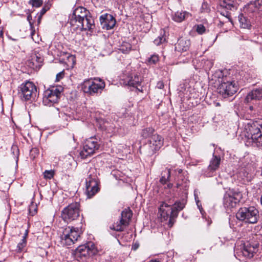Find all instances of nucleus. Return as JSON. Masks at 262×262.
<instances>
[{
    "label": "nucleus",
    "instance_id": "052dcab7",
    "mask_svg": "<svg viewBox=\"0 0 262 262\" xmlns=\"http://www.w3.org/2000/svg\"><path fill=\"white\" fill-rule=\"evenodd\" d=\"M255 246H258V244H255Z\"/></svg>",
    "mask_w": 262,
    "mask_h": 262
},
{
    "label": "nucleus",
    "instance_id": "5701e85b",
    "mask_svg": "<svg viewBox=\"0 0 262 262\" xmlns=\"http://www.w3.org/2000/svg\"><path fill=\"white\" fill-rule=\"evenodd\" d=\"M82 24H83L82 30H91L95 27L94 20L91 16L86 15V17L82 18Z\"/></svg>",
    "mask_w": 262,
    "mask_h": 262
},
{
    "label": "nucleus",
    "instance_id": "f3484780",
    "mask_svg": "<svg viewBox=\"0 0 262 262\" xmlns=\"http://www.w3.org/2000/svg\"><path fill=\"white\" fill-rule=\"evenodd\" d=\"M142 81V77L137 75L128 76L124 80L123 83L125 85L137 88L140 85Z\"/></svg>",
    "mask_w": 262,
    "mask_h": 262
},
{
    "label": "nucleus",
    "instance_id": "ea45409f",
    "mask_svg": "<svg viewBox=\"0 0 262 262\" xmlns=\"http://www.w3.org/2000/svg\"><path fill=\"white\" fill-rule=\"evenodd\" d=\"M54 171L52 170H46L44 173V177L46 179H51L54 177Z\"/></svg>",
    "mask_w": 262,
    "mask_h": 262
},
{
    "label": "nucleus",
    "instance_id": "58836bf2",
    "mask_svg": "<svg viewBox=\"0 0 262 262\" xmlns=\"http://www.w3.org/2000/svg\"><path fill=\"white\" fill-rule=\"evenodd\" d=\"M201 11L202 13H209L210 11V8L206 3H203L202 4Z\"/></svg>",
    "mask_w": 262,
    "mask_h": 262
},
{
    "label": "nucleus",
    "instance_id": "864d4df0",
    "mask_svg": "<svg viewBox=\"0 0 262 262\" xmlns=\"http://www.w3.org/2000/svg\"><path fill=\"white\" fill-rule=\"evenodd\" d=\"M249 109H250V110H253V107L252 106H250L249 107Z\"/></svg>",
    "mask_w": 262,
    "mask_h": 262
},
{
    "label": "nucleus",
    "instance_id": "393cba45",
    "mask_svg": "<svg viewBox=\"0 0 262 262\" xmlns=\"http://www.w3.org/2000/svg\"><path fill=\"white\" fill-rule=\"evenodd\" d=\"M249 7L254 12H262V0H256L250 3Z\"/></svg>",
    "mask_w": 262,
    "mask_h": 262
},
{
    "label": "nucleus",
    "instance_id": "c03bdc74",
    "mask_svg": "<svg viewBox=\"0 0 262 262\" xmlns=\"http://www.w3.org/2000/svg\"><path fill=\"white\" fill-rule=\"evenodd\" d=\"M63 75H64L63 72H61L58 73L56 75V81H59L61 79H62L63 78Z\"/></svg>",
    "mask_w": 262,
    "mask_h": 262
},
{
    "label": "nucleus",
    "instance_id": "bf43d9fd",
    "mask_svg": "<svg viewBox=\"0 0 262 262\" xmlns=\"http://www.w3.org/2000/svg\"><path fill=\"white\" fill-rule=\"evenodd\" d=\"M80 246H85V245H80Z\"/></svg>",
    "mask_w": 262,
    "mask_h": 262
},
{
    "label": "nucleus",
    "instance_id": "a18cd8bd",
    "mask_svg": "<svg viewBox=\"0 0 262 262\" xmlns=\"http://www.w3.org/2000/svg\"><path fill=\"white\" fill-rule=\"evenodd\" d=\"M156 86L159 89H162L164 88V83L162 81H159L157 82Z\"/></svg>",
    "mask_w": 262,
    "mask_h": 262
},
{
    "label": "nucleus",
    "instance_id": "13d9d810",
    "mask_svg": "<svg viewBox=\"0 0 262 262\" xmlns=\"http://www.w3.org/2000/svg\"><path fill=\"white\" fill-rule=\"evenodd\" d=\"M181 171H182V170H180L179 171V173H180Z\"/></svg>",
    "mask_w": 262,
    "mask_h": 262
},
{
    "label": "nucleus",
    "instance_id": "72a5a7b5",
    "mask_svg": "<svg viewBox=\"0 0 262 262\" xmlns=\"http://www.w3.org/2000/svg\"><path fill=\"white\" fill-rule=\"evenodd\" d=\"M166 41V38L163 36H159L158 38H156L154 42L157 46H159L161 44L165 42Z\"/></svg>",
    "mask_w": 262,
    "mask_h": 262
},
{
    "label": "nucleus",
    "instance_id": "9b49d317",
    "mask_svg": "<svg viewBox=\"0 0 262 262\" xmlns=\"http://www.w3.org/2000/svg\"><path fill=\"white\" fill-rule=\"evenodd\" d=\"M242 198V194L239 192L229 190L226 192L223 198V204L225 208H233Z\"/></svg>",
    "mask_w": 262,
    "mask_h": 262
},
{
    "label": "nucleus",
    "instance_id": "dca6fc26",
    "mask_svg": "<svg viewBox=\"0 0 262 262\" xmlns=\"http://www.w3.org/2000/svg\"><path fill=\"white\" fill-rule=\"evenodd\" d=\"M43 60V57L39 53L35 52L32 54L28 61V66L33 69H38L41 67Z\"/></svg>",
    "mask_w": 262,
    "mask_h": 262
},
{
    "label": "nucleus",
    "instance_id": "e433bc0d",
    "mask_svg": "<svg viewBox=\"0 0 262 262\" xmlns=\"http://www.w3.org/2000/svg\"><path fill=\"white\" fill-rule=\"evenodd\" d=\"M159 61V57L157 55H152L148 59V61L150 64H155Z\"/></svg>",
    "mask_w": 262,
    "mask_h": 262
},
{
    "label": "nucleus",
    "instance_id": "f8f14e48",
    "mask_svg": "<svg viewBox=\"0 0 262 262\" xmlns=\"http://www.w3.org/2000/svg\"><path fill=\"white\" fill-rule=\"evenodd\" d=\"M79 237V233L77 228L68 227L63 230L61 239L65 241L67 246H70L75 244Z\"/></svg>",
    "mask_w": 262,
    "mask_h": 262
},
{
    "label": "nucleus",
    "instance_id": "37998d69",
    "mask_svg": "<svg viewBox=\"0 0 262 262\" xmlns=\"http://www.w3.org/2000/svg\"><path fill=\"white\" fill-rule=\"evenodd\" d=\"M187 180L185 179V182L184 184L181 183L180 182H179L177 184V187H179L180 186H182L183 188L186 189L187 188Z\"/></svg>",
    "mask_w": 262,
    "mask_h": 262
},
{
    "label": "nucleus",
    "instance_id": "4c0bfd02",
    "mask_svg": "<svg viewBox=\"0 0 262 262\" xmlns=\"http://www.w3.org/2000/svg\"><path fill=\"white\" fill-rule=\"evenodd\" d=\"M30 3L33 7H39L42 4V0H30Z\"/></svg>",
    "mask_w": 262,
    "mask_h": 262
},
{
    "label": "nucleus",
    "instance_id": "603ef678",
    "mask_svg": "<svg viewBox=\"0 0 262 262\" xmlns=\"http://www.w3.org/2000/svg\"><path fill=\"white\" fill-rule=\"evenodd\" d=\"M138 248V247H133V249L134 250V251H136L137 248Z\"/></svg>",
    "mask_w": 262,
    "mask_h": 262
},
{
    "label": "nucleus",
    "instance_id": "4d7b16f0",
    "mask_svg": "<svg viewBox=\"0 0 262 262\" xmlns=\"http://www.w3.org/2000/svg\"><path fill=\"white\" fill-rule=\"evenodd\" d=\"M91 246H95V245H94V244H92Z\"/></svg>",
    "mask_w": 262,
    "mask_h": 262
},
{
    "label": "nucleus",
    "instance_id": "423d86ee",
    "mask_svg": "<svg viewBox=\"0 0 262 262\" xmlns=\"http://www.w3.org/2000/svg\"><path fill=\"white\" fill-rule=\"evenodd\" d=\"M63 91V89L60 85L52 86L46 90L43 94V104L46 106H51L57 103Z\"/></svg>",
    "mask_w": 262,
    "mask_h": 262
},
{
    "label": "nucleus",
    "instance_id": "4468645a",
    "mask_svg": "<svg viewBox=\"0 0 262 262\" xmlns=\"http://www.w3.org/2000/svg\"><path fill=\"white\" fill-rule=\"evenodd\" d=\"M85 183V194L88 198H91L99 190L98 182L96 178L89 177L86 179Z\"/></svg>",
    "mask_w": 262,
    "mask_h": 262
},
{
    "label": "nucleus",
    "instance_id": "4be33fe9",
    "mask_svg": "<svg viewBox=\"0 0 262 262\" xmlns=\"http://www.w3.org/2000/svg\"><path fill=\"white\" fill-rule=\"evenodd\" d=\"M82 18H78L77 17H74L73 16H70L69 23L71 25V29L76 31L77 30H79L80 31L82 30V28H83V24H82Z\"/></svg>",
    "mask_w": 262,
    "mask_h": 262
},
{
    "label": "nucleus",
    "instance_id": "a878e982",
    "mask_svg": "<svg viewBox=\"0 0 262 262\" xmlns=\"http://www.w3.org/2000/svg\"><path fill=\"white\" fill-rule=\"evenodd\" d=\"M86 14H88V12L86 9L82 7H79L74 10L71 16L77 17L78 18H82L83 17H86Z\"/></svg>",
    "mask_w": 262,
    "mask_h": 262
},
{
    "label": "nucleus",
    "instance_id": "9d476101",
    "mask_svg": "<svg viewBox=\"0 0 262 262\" xmlns=\"http://www.w3.org/2000/svg\"><path fill=\"white\" fill-rule=\"evenodd\" d=\"M132 215L133 213L130 209H125L121 212L120 221L112 225L110 228L116 231H123L128 226Z\"/></svg>",
    "mask_w": 262,
    "mask_h": 262
},
{
    "label": "nucleus",
    "instance_id": "f257e3e1",
    "mask_svg": "<svg viewBox=\"0 0 262 262\" xmlns=\"http://www.w3.org/2000/svg\"><path fill=\"white\" fill-rule=\"evenodd\" d=\"M227 71H216L213 76L221 79L218 87V92L222 97L226 98L232 96L238 90L239 81L241 79L242 74L237 70H230L228 75H225Z\"/></svg>",
    "mask_w": 262,
    "mask_h": 262
},
{
    "label": "nucleus",
    "instance_id": "2f4dec72",
    "mask_svg": "<svg viewBox=\"0 0 262 262\" xmlns=\"http://www.w3.org/2000/svg\"><path fill=\"white\" fill-rule=\"evenodd\" d=\"M220 14L224 16L226 19L227 20V21H222L220 20V24L221 25H223L225 23L231 22L232 23L231 18H230V13L229 11L226 10H223L220 11Z\"/></svg>",
    "mask_w": 262,
    "mask_h": 262
},
{
    "label": "nucleus",
    "instance_id": "6e6552de",
    "mask_svg": "<svg viewBox=\"0 0 262 262\" xmlns=\"http://www.w3.org/2000/svg\"><path fill=\"white\" fill-rule=\"evenodd\" d=\"M37 88L35 84L30 81L23 83L18 88V95L21 100H31L36 97Z\"/></svg>",
    "mask_w": 262,
    "mask_h": 262
},
{
    "label": "nucleus",
    "instance_id": "c9c22d12",
    "mask_svg": "<svg viewBox=\"0 0 262 262\" xmlns=\"http://www.w3.org/2000/svg\"><path fill=\"white\" fill-rule=\"evenodd\" d=\"M39 150L37 148H32L30 151V156L31 159H34L38 155Z\"/></svg>",
    "mask_w": 262,
    "mask_h": 262
},
{
    "label": "nucleus",
    "instance_id": "f03ea898",
    "mask_svg": "<svg viewBox=\"0 0 262 262\" xmlns=\"http://www.w3.org/2000/svg\"><path fill=\"white\" fill-rule=\"evenodd\" d=\"M185 207L183 202H176L174 204H168L163 202L159 208L158 214L160 215L161 222L167 221L168 226L171 227L174 222V219L178 215L180 211Z\"/></svg>",
    "mask_w": 262,
    "mask_h": 262
},
{
    "label": "nucleus",
    "instance_id": "c756f323",
    "mask_svg": "<svg viewBox=\"0 0 262 262\" xmlns=\"http://www.w3.org/2000/svg\"><path fill=\"white\" fill-rule=\"evenodd\" d=\"M155 135V129L152 127H147L143 129L141 133V136L143 138H150V137Z\"/></svg>",
    "mask_w": 262,
    "mask_h": 262
},
{
    "label": "nucleus",
    "instance_id": "a211bd4d",
    "mask_svg": "<svg viewBox=\"0 0 262 262\" xmlns=\"http://www.w3.org/2000/svg\"><path fill=\"white\" fill-rule=\"evenodd\" d=\"M190 46V41L189 39L181 37L178 39L175 49L179 52H185L189 49Z\"/></svg>",
    "mask_w": 262,
    "mask_h": 262
},
{
    "label": "nucleus",
    "instance_id": "ddd939ff",
    "mask_svg": "<svg viewBox=\"0 0 262 262\" xmlns=\"http://www.w3.org/2000/svg\"><path fill=\"white\" fill-rule=\"evenodd\" d=\"M162 145L163 140L161 137L157 134L152 135L145 145L148 155L150 156L152 155L157 150L161 148Z\"/></svg>",
    "mask_w": 262,
    "mask_h": 262
},
{
    "label": "nucleus",
    "instance_id": "79ce46f5",
    "mask_svg": "<svg viewBox=\"0 0 262 262\" xmlns=\"http://www.w3.org/2000/svg\"><path fill=\"white\" fill-rule=\"evenodd\" d=\"M31 19H32L31 15L30 14L28 15V16H27V20H28V21H29V23L30 24V27H31V36L32 37L33 35L35 33V30L33 29V24L31 21Z\"/></svg>",
    "mask_w": 262,
    "mask_h": 262
},
{
    "label": "nucleus",
    "instance_id": "5fc2aeb1",
    "mask_svg": "<svg viewBox=\"0 0 262 262\" xmlns=\"http://www.w3.org/2000/svg\"><path fill=\"white\" fill-rule=\"evenodd\" d=\"M200 212H201V213H202V215L203 216V212H202V210H201V209H200Z\"/></svg>",
    "mask_w": 262,
    "mask_h": 262
},
{
    "label": "nucleus",
    "instance_id": "20e7f679",
    "mask_svg": "<svg viewBox=\"0 0 262 262\" xmlns=\"http://www.w3.org/2000/svg\"><path fill=\"white\" fill-rule=\"evenodd\" d=\"M236 217L247 224H256L259 218V211L254 206L241 207L236 212Z\"/></svg>",
    "mask_w": 262,
    "mask_h": 262
},
{
    "label": "nucleus",
    "instance_id": "680f3d73",
    "mask_svg": "<svg viewBox=\"0 0 262 262\" xmlns=\"http://www.w3.org/2000/svg\"><path fill=\"white\" fill-rule=\"evenodd\" d=\"M29 262H31V261H29Z\"/></svg>",
    "mask_w": 262,
    "mask_h": 262
},
{
    "label": "nucleus",
    "instance_id": "de8ad7c7",
    "mask_svg": "<svg viewBox=\"0 0 262 262\" xmlns=\"http://www.w3.org/2000/svg\"><path fill=\"white\" fill-rule=\"evenodd\" d=\"M46 11L47 10L45 8H42L40 11V15H43L46 13Z\"/></svg>",
    "mask_w": 262,
    "mask_h": 262
},
{
    "label": "nucleus",
    "instance_id": "2eb2a0df",
    "mask_svg": "<svg viewBox=\"0 0 262 262\" xmlns=\"http://www.w3.org/2000/svg\"><path fill=\"white\" fill-rule=\"evenodd\" d=\"M99 20L102 28L107 30L113 29L116 23L115 17L110 14L101 15Z\"/></svg>",
    "mask_w": 262,
    "mask_h": 262
},
{
    "label": "nucleus",
    "instance_id": "7c9ffc66",
    "mask_svg": "<svg viewBox=\"0 0 262 262\" xmlns=\"http://www.w3.org/2000/svg\"><path fill=\"white\" fill-rule=\"evenodd\" d=\"M132 49V46L128 42H123L119 48V50L123 53H128Z\"/></svg>",
    "mask_w": 262,
    "mask_h": 262
},
{
    "label": "nucleus",
    "instance_id": "6ab92c4d",
    "mask_svg": "<svg viewBox=\"0 0 262 262\" xmlns=\"http://www.w3.org/2000/svg\"><path fill=\"white\" fill-rule=\"evenodd\" d=\"M190 16V13L185 11H178L171 14L172 19L177 23L182 22Z\"/></svg>",
    "mask_w": 262,
    "mask_h": 262
},
{
    "label": "nucleus",
    "instance_id": "49530a36",
    "mask_svg": "<svg viewBox=\"0 0 262 262\" xmlns=\"http://www.w3.org/2000/svg\"><path fill=\"white\" fill-rule=\"evenodd\" d=\"M83 247H80V246L77 247V248L76 249V251L81 253L82 251L83 250Z\"/></svg>",
    "mask_w": 262,
    "mask_h": 262
},
{
    "label": "nucleus",
    "instance_id": "39448f33",
    "mask_svg": "<svg viewBox=\"0 0 262 262\" xmlns=\"http://www.w3.org/2000/svg\"><path fill=\"white\" fill-rule=\"evenodd\" d=\"M105 86L104 81L100 78L85 80L81 84V89L83 92L91 95L101 93Z\"/></svg>",
    "mask_w": 262,
    "mask_h": 262
},
{
    "label": "nucleus",
    "instance_id": "b1692460",
    "mask_svg": "<svg viewBox=\"0 0 262 262\" xmlns=\"http://www.w3.org/2000/svg\"><path fill=\"white\" fill-rule=\"evenodd\" d=\"M220 162V157L213 155L212 159L211 160L210 164L208 166L209 170L211 171L216 170L219 167Z\"/></svg>",
    "mask_w": 262,
    "mask_h": 262
},
{
    "label": "nucleus",
    "instance_id": "412c9836",
    "mask_svg": "<svg viewBox=\"0 0 262 262\" xmlns=\"http://www.w3.org/2000/svg\"><path fill=\"white\" fill-rule=\"evenodd\" d=\"M262 98V89H255L249 92L247 95L245 101L247 102L255 100H259Z\"/></svg>",
    "mask_w": 262,
    "mask_h": 262
},
{
    "label": "nucleus",
    "instance_id": "0eeeda50",
    "mask_svg": "<svg viewBox=\"0 0 262 262\" xmlns=\"http://www.w3.org/2000/svg\"><path fill=\"white\" fill-rule=\"evenodd\" d=\"M100 147V139L97 137H92L86 139L83 144V148L80 152L82 159L94 154Z\"/></svg>",
    "mask_w": 262,
    "mask_h": 262
},
{
    "label": "nucleus",
    "instance_id": "c85d7f7f",
    "mask_svg": "<svg viewBox=\"0 0 262 262\" xmlns=\"http://www.w3.org/2000/svg\"><path fill=\"white\" fill-rule=\"evenodd\" d=\"M170 176V171L169 169H165L161 173V177L160 182L162 184H165L168 181Z\"/></svg>",
    "mask_w": 262,
    "mask_h": 262
},
{
    "label": "nucleus",
    "instance_id": "473e14b6",
    "mask_svg": "<svg viewBox=\"0 0 262 262\" xmlns=\"http://www.w3.org/2000/svg\"><path fill=\"white\" fill-rule=\"evenodd\" d=\"M11 154L13 155L14 158L16 159V161H17L18 159L19 156V149L17 146L15 145H13L11 147Z\"/></svg>",
    "mask_w": 262,
    "mask_h": 262
},
{
    "label": "nucleus",
    "instance_id": "a19ab883",
    "mask_svg": "<svg viewBox=\"0 0 262 262\" xmlns=\"http://www.w3.org/2000/svg\"><path fill=\"white\" fill-rule=\"evenodd\" d=\"M205 30L206 29L204 25L202 24L197 25L196 31L199 34H202L205 32Z\"/></svg>",
    "mask_w": 262,
    "mask_h": 262
},
{
    "label": "nucleus",
    "instance_id": "f704fd0d",
    "mask_svg": "<svg viewBox=\"0 0 262 262\" xmlns=\"http://www.w3.org/2000/svg\"><path fill=\"white\" fill-rule=\"evenodd\" d=\"M28 233H29L28 229L25 230V233H24L23 236H22V239L21 240V242H20L18 244V246H22L24 244H26V243H27L26 239H27V237H28Z\"/></svg>",
    "mask_w": 262,
    "mask_h": 262
},
{
    "label": "nucleus",
    "instance_id": "8fccbe9b",
    "mask_svg": "<svg viewBox=\"0 0 262 262\" xmlns=\"http://www.w3.org/2000/svg\"><path fill=\"white\" fill-rule=\"evenodd\" d=\"M172 186V184L171 183H169L168 185H167V187L168 188H171Z\"/></svg>",
    "mask_w": 262,
    "mask_h": 262
},
{
    "label": "nucleus",
    "instance_id": "aec40b11",
    "mask_svg": "<svg viewBox=\"0 0 262 262\" xmlns=\"http://www.w3.org/2000/svg\"><path fill=\"white\" fill-rule=\"evenodd\" d=\"M252 247H240V249L234 248V252L238 256L243 255L245 257L251 258L253 256L254 251L251 250ZM236 248V247H235Z\"/></svg>",
    "mask_w": 262,
    "mask_h": 262
},
{
    "label": "nucleus",
    "instance_id": "cd10ccee",
    "mask_svg": "<svg viewBox=\"0 0 262 262\" xmlns=\"http://www.w3.org/2000/svg\"><path fill=\"white\" fill-rule=\"evenodd\" d=\"M238 21L240 24V26L243 28L249 29L251 27V24L249 20L244 16L243 14H240L238 15Z\"/></svg>",
    "mask_w": 262,
    "mask_h": 262
},
{
    "label": "nucleus",
    "instance_id": "bb28decb",
    "mask_svg": "<svg viewBox=\"0 0 262 262\" xmlns=\"http://www.w3.org/2000/svg\"><path fill=\"white\" fill-rule=\"evenodd\" d=\"M220 7L227 10H236V6L234 4L232 0H223L220 2Z\"/></svg>",
    "mask_w": 262,
    "mask_h": 262
},
{
    "label": "nucleus",
    "instance_id": "3c124183",
    "mask_svg": "<svg viewBox=\"0 0 262 262\" xmlns=\"http://www.w3.org/2000/svg\"><path fill=\"white\" fill-rule=\"evenodd\" d=\"M92 247H89V246H88V247H84L85 248H88V250H90L92 249Z\"/></svg>",
    "mask_w": 262,
    "mask_h": 262
},
{
    "label": "nucleus",
    "instance_id": "7ed1b4c3",
    "mask_svg": "<svg viewBox=\"0 0 262 262\" xmlns=\"http://www.w3.org/2000/svg\"><path fill=\"white\" fill-rule=\"evenodd\" d=\"M249 143L256 146L262 145V125L257 121L249 120L245 125Z\"/></svg>",
    "mask_w": 262,
    "mask_h": 262
},
{
    "label": "nucleus",
    "instance_id": "1a4fd4ad",
    "mask_svg": "<svg viewBox=\"0 0 262 262\" xmlns=\"http://www.w3.org/2000/svg\"><path fill=\"white\" fill-rule=\"evenodd\" d=\"M80 216V204L75 202L69 204L61 212V217L69 223L77 220Z\"/></svg>",
    "mask_w": 262,
    "mask_h": 262
},
{
    "label": "nucleus",
    "instance_id": "09e8293b",
    "mask_svg": "<svg viewBox=\"0 0 262 262\" xmlns=\"http://www.w3.org/2000/svg\"><path fill=\"white\" fill-rule=\"evenodd\" d=\"M3 35V32L2 29L0 28V37L2 36Z\"/></svg>",
    "mask_w": 262,
    "mask_h": 262
},
{
    "label": "nucleus",
    "instance_id": "6e6d98bb",
    "mask_svg": "<svg viewBox=\"0 0 262 262\" xmlns=\"http://www.w3.org/2000/svg\"><path fill=\"white\" fill-rule=\"evenodd\" d=\"M19 248L18 251L20 250V247H18Z\"/></svg>",
    "mask_w": 262,
    "mask_h": 262
}]
</instances>
